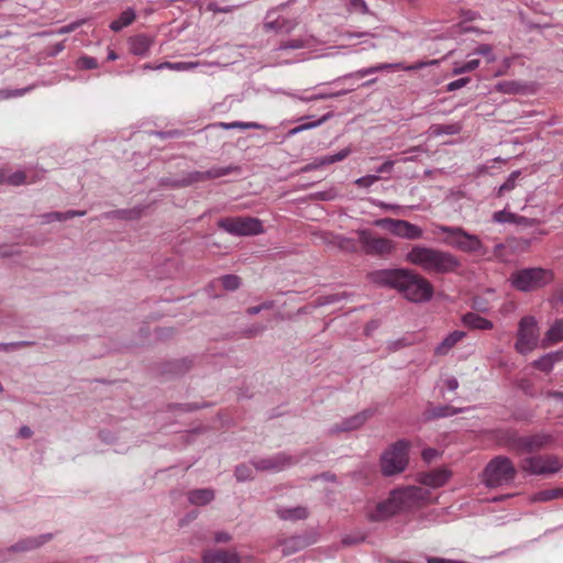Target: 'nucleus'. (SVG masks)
I'll use <instances>...</instances> for the list:
<instances>
[{"label":"nucleus","mask_w":563,"mask_h":563,"mask_svg":"<svg viewBox=\"0 0 563 563\" xmlns=\"http://www.w3.org/2000/svg\"><path fill=\"white\" fill-rule=\"evenodd\" d=\"M369 279L376 285L397 289L412 302H426L433 296L431 283L409 269H379L371 273Z\"/></svg>","instance_id":"obj_1"},{"label":"nucleus","mask_w":563,"mask_h":563,"mask_svg":"<svg viewBox=\"0 0 563 563\" xmlns=\"http://www.w3.org/2000/svg\"><path fill=\"white\" fill-rule=\"evenodd\" d=\"M427 495L428 490L417 486L394 489L387 499L378 503L368 512V519L375 522L386 520L401 510L416 507L427 498Z\"/></svg>","instance_id":"obj_2"},{"label":"nucleus","mask_w":563,"mask_h":563,"mask_svg":"<svg viewBox=\"0 0 563 563\" xmlns=\"http://www.w3.org/2000/svg\"><path fill=\"white\" fill-rule=\"evenodd\" d=\"M406 261L437 274L452 273L461 266L459 258L452 253L423 245H415L406 254Z\"/></svg>","instance_id":"obj_3"},{"label":"nucleus","mask_w":563,"mask_h":563,"mask_svg":"<svg viewBox=\"0 0 563 563\" xmlns=\"http://www.w3.org/2000/svg\"><path fill=\"white\" fill-rule=\"evenodd\" d=\"M435 231L445 233L446 236L443 240V243L455 250L464 253H478L483 255L486 253V249L484 247L481 239L477 235L465 231L461 227L439 224L435 227Z\"/></svg>","instance_id":"obj_4"},{"label":"nucleus","mask_w":563,"mask_h":563,"mask_svg":"<svg viewBox=\"0 0 563 563\" xmlns=\"http://www.w3.org/2000/svg\"><path fill=\"white\" fill-rule=\"evenodd\" d=\"M517 475L512 461L505 455L492 459L483 471V483L489 488L510 484Z\"/></svg>","instance_id":"obj_5"},{"label":"nucleus","mask_w":563,"mask_h":563,"mask_svg":"<svg viewBox=\"0 0 563 563\" xmlns=\"http://www.w3.org/2000/svg\"><path fill=\"white\" fill-rule=\"evenodd\" d=\"M553 274L542 267H528L510 274L509 283L512 288L522 292H530L550 284Z\"/></svg>","instance_id":"obj_6"},{"label":"nucleus","mask_w":563,"mask_h":563,"mask_svg":"<svg viewBox=\"0 0 563 563\" xmlns=\"http://www.w3.org/2000/svg\"><path fill=\"white\" fill-rule=\"evenodd\" d=\"M551 433L540 431L533 434L519 435L517 431H509L507 443L516 453H533L541 451L554 442Z\"/></svg>","instance_id":"obj_7"},{"label":"nucleus","mask_w":563,"mask_h":563,"mask_svg":"<svg viewBox=\"0 0 563 563\" xmlns=\"http://www.w3.org/2000/svg\"><path fill=\"white\" fill-rule=\"evenodd\" d=\"M409 442L398 440L380 457V467L385 476H393L405 471L408 464Z\"/></svg>","instance_id":"obj_8"},{"label":"nucleus","mask_w":563,"mask_h":563,"mask_svg":"<svg viewBox=\"0 0 563 563\" xmlns=\"http://www.w3.org/2000/svg\"><path fill=\"white\" fill-rule=\"evenodd\" d=\"M522 472L533 476H548L559 473L563 467V461L556 455H528L520 460Z\"/></svg>","instance_id":"obj_9"},{"label":"nucleus","mask_w":563,"mask_h":563,"mask_svg":"<svg viewBox=\"0 0 563 563\" xmlns=\"http://www.w3.org/2000/svg\"><path fill=\"white\" fill-rule=\"evenodd\" d=\"M539 341L540 332L537 319L533 316L522 317L518 323L515 350L521 355H527L538 347Z\"/></svg>","instance_id":"obj_10"},{"label":"nucleus","mask_w":563,"mask_h":563,"mask_svg":"<svg viewBox=\"0 0 563 563\" xmlns=\"http://www.w3.org/2000/svg\"><path fill=\"white\" fill-rule=\"evenodd\" d=\"M218 227L235 236L257 235L264 232L263 223L253 217H228L218 221Z\"/></svg>","instance_id":"obj_11"},{"label":"nucleus","mask_w":563,"mask_h":563,"mask_svg":"<svg viewBox=\"0 0 563 563\" xmlns=\"http://www.w3.org/2000/svg\"><path fill=\"white\" fill-rule=\"evenodd\" d=\"M356 234L362 251L366 255L384 257L390 255L395 251L396 246L394 241L377 236L368 229H358L356 230Z\"/></svg>","instance_id":"obj_12"},{"label":"nucleus","mask_w":563,"mask_h":563,"mask_svg":"<svg viewBox=\"0 0 563 563\" xmlns=\"http://www.w3.org/2000/svg\"><path fill=\"white\" fill-rule=\"evenodd\" d=\"M235 166H216L205 172H190L181 179L169 181L167 179H162V185H170L172 187H186L196 183L205 181L208 179H216L231 174L233 170H236Z\"/></svg>","instance_id":"obj_13"},{"label":"nucleus","mask_w":563,"mask_h":563,"mask_svg":"<svg viewBox=\"0 0 563 563\" xmlns=\"http://www.w3.org/2000/svg\"><path fill=\"white\" fill-rule=\"evenodd\" d=\"M299 461L300 459L297 455L278 452L272 456L253 460L252 465L257 471L277 473L296 465Z\"/></svg>","instance_id":"obj_14"},{"label":"nucleus","mask_w":563,"mask_h":563,"mask_svg":"<svg viewBox=\"0 0 563 563\" xmlns=\"http://www.w3.org/2000/svg\"><path fill=\"white\" fill-rule=\"evenodd\" d=\"M419 68L418 66H405L402 63H379L376 65H372L369 67H365L358 69L356 71H352L345 74L341 77H338L333 80V82H340L351 78H364L368 75H373L380 71H396V70H413Z\"/></svg>","instance_id":"obj_15"},{"label":"nucleus","mask_w":563,"mask_h":563,"mask_svg":"<svg viewBox=\"0 0 563 563\" xmlns=\"http://www.w3.org/2000/svg\"><path fill=\"white\" fill-rule=\"evenodd\" d=\"M51 533H44L36 537H27L19 540L16 543L0 552V562L5 561L10 552H26L40 548L52 539Z\"/></svg>","instance_id":"obj_16"},{"label":"nucleus","mask_w":563,"mask_h":563,"mask_svg":"<svg viewBox=\"0 0 563 563\" xmlns=\"http://www.w3.org/2000/svg\"><path fill=\"white\" fill-rule=\"evenodd\" d=\"M374 411L365 409L349 418H345L341 423L334 424L330 428V433L347 432L361 428L372 416Z\"/></svg>","instance_id":"obj_17"},{"label":"nucleus","mask_w":563,"mask_h":563,"mask_svg":"<svg viewBox=\"0 0 563 563\" xmlns=\"http://www.w3.org/2000/svg\"><path fill=\"white\" fill-rule=\"evenodd\" d=\"M275 12V9H272L267 12L264 30L265 31H274L276 33H290L298 25L296 19H287L284 16H277L276 19L271 20V16Z\"/></svg>","instance_id":"obj_18"},{"label":"nucleus","mask_w":563,"mask_h":563,"mask_svg":"<svg viewBox=\"0 0 563 563\" xmlns=\"http://www.w3.org/2000/svg\"><path fill=\"white\" fill-rule=\"evenodd\" d=\"M317 541L316 537L309 536H292L280 542L282 553L284 556L295 554L305 548L313 544Z\"/></svg>","instance_id":"obj_19"},{"label":"nucleus","mask_w":563,"mask_h":563,"mask_svg":"<svg viewBox=\"0 0 563 563\" xmlns=\"http://www.w3.org/2000/svg\"><path fill=\"white\" fill-rule=\"evenodd\" d=\"M451 477V472L446 468H435L419 475V482L432 488L442 487Z\"/></svg>","instance_id":"obj_20"},{"label":"nucleus","mask_w":563,"mask_h":563,"mask_svg":"<svg viewBox=\"0 0 563 563\" xmlns=\"http://www.w3.org/2000/svg\"><path fill=\"white\" fill-rule=\"evenodd\" d=\"M44 170L41 172V176L36 170L25 169L16 170L10 175L5 173V184L10 186H21L24 184L35 183L37 179L43 178Z\"/></svg>","instance_id":"obj_21"},{"label":"nucleus","mask_w":563,"mask_h":563,"mask_svg":"<svg viewBox=\"0 0 563 563\" xmlns=\"http://www.w3.org/2000/svg\"><path fill=\"white\" fill-rule=\"evenodd\" d=\"M203 563H240L236 552L227 550H210L202 556Z\"/></svg>","instance_id":"obj_22"},{"label":"nucleus","mask_w":563,"mask_h":563,"mask_svg":"<svg viewBox=\"0 0 563 563\" xmlns=\"http://www.w3.org/2000/svg\"><path fill=\"white\" fill-rule=\"evenodd\" d=\"M129 49L133 55L145 57L148 55L153 40L145 34H136L129 38Z\"/></svg>","instance_id":"obj_23"},{"label":"nucleus","mask_w":563,"mask_h":563,"mask_svg":"<svg viewBox=\"0 0 563 563\" xmlns=\"http://www.w3.org/2000/svg\"><path fill=\"white\" fill-rule=\"evenodd\" d=\"M466 336V332L461 330H455L449 333L435 347L434 354L437 356H445L450 353V351L464 338Z\"/></svg>","instance_id":"obj_24"},{"label":"nucleus","mask_w":563,"mask_h":563,"mask_svg":"<svg viewBox=\"0 0 563 563\" xmlns=\"http://www.w3.org/2000/svg\"><path fill=\"white\" fill-rule=\"evenodd\" d=\"M394 235L407 240H419L423 236V230L417 224L399 219Z\"/></svg>","instance_id":"obj_25"},{"label":"nucleus","mask_w":563,"mask_h":563,"mask_svg":"<svg viewBox=\"0 0 563 563\" xmlns=\"http://www.w3.org/2000/svg\"><path fill=\"white\" fill-rule=\"evenodd\" d=\"M562 360L563 351L559 350L540 356L538 360L533 361L532 365L541 372L550 373L554 365Z\"/></svg>","instance_id":"obj_26"},{"label":"nucleus","mask_w":563,"mask_h":563,"mask_svg":"<svg viewBox=\"0 0 563 563\" xmlns=\"http://www.w3.org/2000/svg\"><path fill=\"white\" fill-rule=\"evenodd\" d=\"M563 341V318L556 319L545 332L541 346L548 347Z\"/></svg>","instance_id":"obj_27"},{"label":"nucleus","mask_w":563,"mask_h":563,"mask_svg":"<svg viewBox=\"0 0 563 563\" xmlns=\"http://www.w3.org/2000/svg\"><path fill=\"white\" fill-rule=\"evenodd\" d=\"M466 410H467L466 408H455V407L449 406V405H440V406L428 408L424 411L423 416L427 420H432V419L452 417L457 413L464 412Z\"/></svg>","instance_id":"obj_28"},{"label":"nucleus","mask_w":563,"mask_h":563,"mask_svg":"<svg viewBox=\"0 0 563 563\" xmlns=\"http://www.w3.org/2000/svg\"><path fill=\"white\" fill-rule=\"evenodd\" d=\"M462 323L474 330H490L494 323L475 312H466L462 316Z\"/></svg>","instance_id":"obj_29"},{"label":"nucleus","mask_w":563,"mask_h":563,"mask_svg":"<svg viewBox=\"0 0 563 563\" xmlns=\"http://www.w3.org/2000/svg\"><path fill=\"white\" fill-rule=\"evenodd\" d=\"M85 214V210H68L66 212L52 211L41 214L40 218L43 224H47L55 221H66L74 217H84Z\"/></svg>","instance_id":"obj_30"},{"label":"nucleus","mask_w":563,"mask_h":563,"mask_svg":"<svg viewBox=\"0 0 563 563\" xmlns=\"http://www.w3.org/2000/svg\"><path fill=\"white\" fill-rule=\"evenodd\" d=\"M462 130V125L459 122L449 123V124H431L428 129V134L430 137H439L442 135H455L459 134Z\"/></svg>","instance_id":"obj_31"},{"label":"nucleus","mask_w":563,"mask_h":563,"mask_svg":"<svg viewBox=\"0 0 563 563\" xmlns=\"http://www.w3.org/2000/svg\"><path fill=\"white\" fill-rule=\"evenodd\" d=\"M214 499V492L211 488L192 489L188 493V500L195 506H205Z\"/></svg>","instance_id":"obj_32"},{"label":"nucleus","mask_w":563,"mask_h":563,"mask_svg":"<svg viewBox=\"0 0 563 563\" xmlns=\"http://www.w3.org/2000/svg\"><path fill=\"white\" fill-rule=\"evenodd\" d=\"M277 515L282 520L297 521L303 520L308 517L309 511L306 507L297 506L291 508H279Z\"/></svg>","instance_id":"obj_33"},{"label":"nucleus","mask_w":563,"mask_h":563,"mask_svg":"<svg viewBox=\"0 0 563 563\" xmlns=\"http://www.w3.org/2000/svg\"><path fill=\"white\" fill-rule=\"evenodd\" d=\"M143 206H136L130 209H119L103 214L104 218H118L121 220H136L140 219L144 212Z\"/></svg>","instance_id":"obj_34"},{"label":"nucleus","mask_w":563,"mask_h":563,"mask_svg":"<svg viewBox=\"0 0 563 563\" xmlns=\"http://www.w3.org/2000/svg\"><path fill=\"white\" fill-rule=\"evenodd\" d=\"M136 14L132 8L122 11L117 20H113L109 27L113 32H120L123 27L129 26L135 20Z\"/></svg>","instance_id":"obj_35"},{"label":"nucleus","mask_w":563,"mask_h":563,"mask_svg":"<svg viewBox=\"0 0 563 563\" xmlns=\"http://www.w3.org/2000/svg\"><path fill=\"white\" fill-rule=\"evenodd\" d=\"M212 126L222 128L224 130H234V129H241V130H265L266 126L257 123V122H243V121H233V122H219L213 124Z\"/></svg>","instance_id":"obj_36"},{"label":"nucleus","mask_w":563,"mask_h":563,"mask_svg":"<svg viewBox=\"0 0 563 563\" xmlns=\"http://www.w3.org/2000/svg\"><path fill=\"white\" fill-rule=\"evenodd\" d=\"M558 498H562V488H551L537 492L530 499L532 503H545Z\"/></svg>","instance_id":"obj_37"},{"label":"nucleus","mask_w":563,"mask_h":563,"mask_svg":"<svg viewBox=\"0 0 563 563\" xmlns=\"http://www.w3.org/2000/svg\"><path fill=\"white\" fill-rule=\"evenodd\" d=\"M330 117H331V114L327 113V114H324L323 117H321L320 119H318L316 121H311V122L299 124V125L290 129L287 132V136H294V135H297V134H299V133H301V132H303L306 130L318 128L321 124H323Z\"/></svg>","instance_id":"obj_38"},{"label":"nucleus","mask_w":563,"mask_h":563,"mask_svg":"<svg viewBox=\"0 0 563 563\" xmlns=\"http://www.w3.org/2000/svg\"><path fill=\"white\" fill-rule=\"evenodd\" d=\"M350 154H351V148L345 147V148L339 151L338 153L320 156V157H318L319 165H321L323 167L325 165H331L336 162H341V161L345 159Z\"/></svg>","instance_id":"obj_39"},{"label":"nucleus","mask_w":563,"mask_h":563,"mask_svg":"<svg viewBox=\"0 0 563 563\" xmlns=\"http://www.w3.org/2000/svg\"><path fill=\"white\" fill-rule=\"evenodd\" d=\"M520 170H514L509 174V176L507 177V179L505 180V183H503L497 191H496V196L497 197H501L504 196L506 192H509L511 191L512 189H515L516 187V181L520 175Z\"/></svg>","instance_id":"obj_40"},{"label":"nucleus","mask_w":563,"mask_h":563,"mask_svg":"<svg viewBox=\"0 0 563 563\" xmlns=\"http://www.w3.org/2000/svg\"><path fill=\"white\" fill-rule=\"evenodd\" d=\"M346 10L351 14H373L365 0H349L346 2Z\"/></svg>","instance_id":"obj_41"},{"label":"nucleus","mask_w":563,"mask_h":563,"mask_svg":"<svg viewBox=\"0 0 563 563\" xmlns=\"http://www.w3.org/2000/svg\"><path fill=\"white\" fill-rule=\"evenodd\" d=\"M75 66L79 70H90L98 68L99 63L97 58L84 54L76 59Z\"/></svg>","instance_id":"obj_42"},{"label":"nucleus","mask_w":563,"mask_h":563,"mask_svg":"<svg viewBox=\"0 0 563 563\" xmlns=\"http://www.w3.org/2000/svg\"><path fill=\"white\" fill-rule=\"evenodd\" d=\"M335 244L344 252L355 253L357 251L356 241L347 236L336 235Z\"/></svg>","instance_id":"obj_43"},{"label":"nucleus","mask_w":563,"mask_h":563,"mask_svg":"<svg viewBox=\"0 0 563 563\" xmlns=\"http://www.w3.org/2000/svg\"><path fill=\"white\" fill-rule=\"evenodd\" d=\"M225 290L234 291L241 286V278L238 275L228 274L219 278Z\"/></svg>","instance_id":"obj_44"},{"label":"nucleus","mask_w":563,"mask_h":563,"mask_svg":"<svg viewBox=\"0 0 563 563\" xmlns=\"http://www.w3.org/2000/svg\"><path fill=\"white\" fill-rule=\"evenodd\" d=\"M308 46V42L303 38H290L283 41L279 46L277 47V51H288V49H300Z\"/></svg>","instance_id":"obj_45"},{"label":"nucleus","mask_w":563,"mask_h":563,"mask_svg":"<svg viewBox=\"0 0 563 563\" xmlns=\"http://www.w3.org/2000/svg\"><path fill=\"white\" fill-rule=\"evenodd\" d=\"M478 66H479V59L472 58L461 65H455L452 73H453V75H461V74L473 71Z\"/></svg>","instance_id":"obj_46"},{"label":"nucleus","mask_w":563,"mask_h":563,"mask_svg":"<svg viewBox=\"0 0 563 563\" xmlns=\"http://www.w3.org/2000/svg\"><path fill=\"white\" fill-rule=\"evenodd\" d=\"M234 475L238 482H246L253 478V468L246 464L235 467Z\"/></svg>","instance_id":"obj_47"},{"label":"nucleus","mask_w":563,"mask_h":563,"mask_svg":"<svg viewBox=\"0 0 563 563\" xmlns=\"http://www.w3.org/2000/svg\"><path fill=\"white\" fill-rule=\"evenodd\" d=\"M521 84L515 80L500 81L496 86L497 90L504 93H516L521 89Z\"/></svg>","instance_id":"obj_48"},{"label":"nucleus","mask_w":563,"mask_h":563,"mask_svg":"<svg viewBox=\"0 0 563 563\" xmlns=\"http://www.w3.org/2000/svg\"><path fill=\"white\" fill-rule=\"evenodd\" d=\"M399 219H391V218H383V219H376L373 224L377 228L385 229L389 231L390 233L395 234L397 224Z\"/></svg>","instance_id":"obj_49"},{"label":"nucleus","mask_w":563,"mask_h":563,"mask_svg":"<svg viewBox=\"0 0 563 563\" xmlns=\"http://www.w3.org/2000/svg\"><path fill=\"white\" fill-rule=\"evenodd\" d=\"M516 219V213L509 212L506 209L496 211L493 214V222L495 223H512V220Z\"/></svg>","instance_id":"obj_50"},{"label":"nucleus","mask_w":563,"mask_h":563,"mask_svg":"<svg viewBox=\"0 0 563 563\" xmlns=\"http://www.w3.org/2000/svg\"><path fill=\"white\" fill-rule=\"evenodd\" d=\"M347 297L346 292H335V294H329L319 297V305L325 306V305H332L335 302H339Z\"/></svg>","instance_id":"obj_51"},{"label":"nucleus","mask_w":563,"mask_h":563,"mask_svg":"<svg viewBox=\"0 0 563 563\" xmlns=\"http://www.w3.org/2000/svg\"><path fill=\"white\" fill-rule=\"evenodd\" d=\"M33 87L29 86L22 89H4L0 90V98L1 99H9V98H15V97H22L26 92L31 91Z\"/></svg>","instance_id":"obj_52"},{"label":"nucleus","mask_w":563,"mask_h":563,"mask_svg":"<svg viewBox=\"0 0 563 563\" xmlns=\"http://www.w3.org/2000/svg\"><path fill=\"white\" fill-rule=\"evenodd\" d=\"M474 54L485 56L488 63H493L496 60V56L493 53V48L488 44H481L474 51Z\"/></svg>","instance_id":"obj_53"},{"label":"nucleus","mask_w":563,"mask_h":563,"mask_svg":"<svg viewBox=\"0 0 563 563\" xmlns=\"http://www.w3.org/2000/svg\"><path fill=\"white\" fill-rule=\"evenodd\" d=\"M380 179L378 175H366L357 178L355 185L363 188H368Z\"/></svg>","instance_id":"obj_54"},{"label":"nucleus","mask_w":563,"mask_h":563,"mask_svg":"<svg viewBox=\"0 0 563 563\" xmlns=\"http://www.w3.org/2000/svg\"><path fill=\"white\" fill-rule=\"evenodd\" d=\"M238 8V5H225V7H220L218 3L216 2H209L207 4V11H210V12H213V13H230L232 12L233 10H235Z\"/></svg>","instance_id":"obj_55"},{"label":"nucleus","mask_w":563,"mask_h":563,"mask_svg":"<svg viewBox=\"0 0 563 563\" xmlns=\"http://www.w3.org/2000/svg\"><path fill=\"white\" fill-rule=\"evenodd\" d=\"M85 22H86L85 20H78V21L71 22V23L64 25V26L57 29L56 31H54V34L62 35V34L71 33V32L76 31L79 26H81Z\"/></svg>","instance_id":"obj_56"},{"label":"nucleus","mask_w":563,"mask_h":563,"mask_svg":"<svg viewBox=\"0 0 563 563\" xmlns=\"http://www.w3.org/2000/svg\"><path fill=\"white\" fill-rule=\"evenodd\" d=\"M266 327L263 324H254L243 330V336L251 339L255 338L258 334L263 333L265 331Z\"/></svg>","instance_id":"obj_57"},{"label":"nucleus","mask_w":563,"mask_h":563,"mask_svg":"<svg viewBox=\"0 0 563 563\" xmlns=\"http://www.w3.org/2000/svg\"><path fill=\"white\" fill-rule=\"evenodd\" d=\"M350 91L351 90L343 89V90L335 91V92L320 91L314 95H316L317 100H327V99H332V98H338V97L344 96V95L349 93Z\"/></svg>","instance_id":"obj_58"},{"label":"nucleus","mask_w":563,"mask_h":563,"mask_svg":"<svg viewBox=\"0 0 563 563\" xmlns=\"http://www.w3.org/2000/svg\"><path fill=\"white\" fill-rule=\"evenodd\" d=\"M196 66V64H192V63H163V64H159L157 65V68H170V69H175V70H185V69H188V68H191Z\"/></svg>","instance_id":"obj_59"},{"label":"nucleus","mask_w":563,"mask_h":563,"mask_svg":"<svg viewBox=\"0 0 563 563\" xmlns=\"http://www.w3.org/2000/svg\"><path fill=\"white\" fill-rule=\"evenodd\" d=\"M471 81L470 77L455 79L446 85V91H455L465 87Z\"/></svg>","instance_id":"obj_60"},{"label":"nucleus","mask_w":563,"mask_h":563,"mask_svg":"<svg viewBox=\"0 0 563 563\" xmlns=\"http://www.w3.org/2000/svg\"><path fill=\"white\" fill-rule=\"evenodd\" d=\"M32 344L30 341H19V342H10V343H0V351L10 352L16 350L22 346H26Z\"/></svg>","instance_id":"obj_61"},{"label":"nucleus","mask_w":563,"mask_h":563,"mask_svg":"<svg viewBox=\"0 0 563 563\" xmlns=\"http://www.w3.org/2000/svg\"><path fill=\"white\" fill-rule=\"evenodd\" d=\"M274 302L273 301H265L258 306L250 307L246 309V313L250 316L258 314L263 310H267L273 308Z\"/></svg>","instance_id":"obj_62"},{"label":"nucleus","mask_w":563,"mask_h":563,"mask_svg":"<svg viewBox=\"0 0 563 563\" xmlns=\"http://www.w3.org/2000/svg\"><path fill=\"white\" fill-rule=\"evenodd\" d=\"M394 161H386L385 163H383L382 165H379L375 172L377 174H389L391 173L393 168H394Z\"/></svg>","instance_id":"obj_63"},{"label":"nucleus","mask_w":563,"mask_h":563,"mask_svg":"<svg viewBox=\"0 0 563 563\" xmlns=\"http://www.w3.org/2000/svg\"><path fill=\"white\" fill-rule=\"evenodd\" d=\"M439 455V452L438 450L433 449V448H427L422 451V459L426 461V462H430L432 461L433 459H435L437 456Z\"/></svg>","instance_id":"obj_64"}]
</instances>
